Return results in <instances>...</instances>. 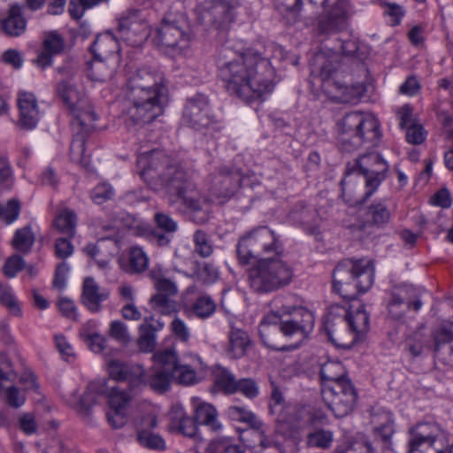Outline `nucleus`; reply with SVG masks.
Wrapping results in <instances>:
<instances>
[{
  "label": "nucleus",
  "mask_w": 453,
  "mask_h": 453,
  "mask_svg": "<svg viewBox=\"0 0 453 453\" xmlns=\"http://www.w3.org/2000/svg\"><path fill=\"white\" fill-rule=\"evenodd\" d=\"M241 264L248 265L257 258L249 269V284L258 294L282 289L291 284L294 269L283 260L284 247L279 236L267 226L255 227L239 238L236 246Z\"/></svg>",
  "instance_id": "nucleus-1"
},
{
  "label": "nucleus",
  "mask_w": 453,
  "mask_h": 453,
  "mask_svg": "<svg viewBox=\"0 0 453 453\" xmlns=\"http://www.w3.org/2000/svg\"><path fill=\"white\" fill-rule=\"evenodd\" d=\"M216 61L226 90L243 101L262 99L273 89L272 81L259 73V70L271 72L268 61L251 50L238 52L223 45Z\"/></svg>",
  "instance_id": "nucleus-2"
},
{
  "label": "nucleus",
  "mask_w": 453,
  "mask_h": 453,
  "mask_svg": "<svg viewBox=\"0 0 453 453\" xmlns=\"http://www.w3.org/2000/svg\"><path fill=\"white\" fill-rule=\"evenodd\" d=\"M143 155L148 152H143ZM149 165L142 172L154 189L163 188L171 206L180 204L192 213L203 211L205 199L194 181L192 173L180 162L157 150L149 152Z\"/></svg>",
  "instance_id": "nucleus-3"
},
{
  "label": "nucleus",
  "mask_w": 453,
  "mask_h": 453,
  "mask_svg": "<svg viewBox=\"0 0 453 453\" xmlns=\"http://www.w3.org/2000/svg\"><path fill=\"white\" fill-rule=\"evenodd\" d=\"M388 164L378 153H368L346 166L341 181L342 195L347 203L361 204L379 188L386 177Z\"/></svg>",
  "instance_id": "nucleus-4"
},
{
  "label": "nucleus",
  "mask_w": 453,
  "mask_h": 453,
  "mask_svg": "<svg viewBox=\"0 0 453 453\" xmlns=\"http://www.w3.org/2000/svg\"><path fill=\"white\" fill-rule=\"evenodd\" d=\"M167 87H127L126 98L129 104L125 123L128 128L142 129L164 113L167 104Z\"/></svg>",
  "instance_id": "nucleus-5"
},
{
  "label": "nucleus",
  "mask_w": 453,
  "mask_h": 453,
  "mask_svg": "<svg viewBox=\"0 0 453 453\" xmlns=\"http://www.w3.org/2000/svg\"><path fill=\"white\" fill-rule=\"evenodd\" d=\"M369 328V316L363 305L356 311L345 308L331 307L325 320V330L331 342L336 346L349 348Z\"/></svg>",
  "instance_id": "nucleus-6"
},
{
  "label": "nucleus",
  "mask_w": 453,
  "mask_h": 453,
  "mask_svg": "<svg viewBox=\"0 0 453 453\" xmlns=\"http://www.w3.org/2000/svg\"><path fill=\"white\" fill-rule=\"evenodd\" d=\"M374 267L372 260L346 259L337 265L333 273V288L342 297L355 299L372 286Z\"/></svg>",
  "instance_id": "nucleus-7"
},
{
  "label": "nucleus",
  "mask_w": 453,
  "mask_h": 453,
  "mask_svg": "<svg viewBox=\"0 0 453 453\" xmlns=\"http://www.w3.org/2000/svg\"><path fill=\"white\" fill-rule=\"evenodd\" d=\"M340 142L344 151L350 152L365 143L375 146L380 139V125L372 115L349 112L339 122Z\"/></svg>",
  "instance_id": "nucleus-8"
},
{
  "label": "nucleus",
  "mask_w": 453,
  "mask_h": 453,
  "mask_svg": "<svg viewBox=\"0 0 453 453\" xmlns=\"http://www.w3.org/2000/svg\"><path fill=\"white\" fill-rule=\"evenodd\" d=\"M270 412L275 416L277 428L289 435L308 426V409L303 406L287 405L277 385L271 381Z\"/></svg>",
  "instance_id": "nucleus-9"
},
{
  "label": "nucleus",
  "mask_w": 453,
  "mask_h": 453,
  "mask_svg": "<svg viewBox=\"0 0 453 453\" xmlns=\"http://www.w3.org/2000/svg\"><path fill=\"white\" fill-rule=\"evenodd\" d=\"M155 42L158 46L185 49L190 41L189 28L183 14L168 13L157 29Z\"/></svg>",
  "instance_id": "nucleus-10"
},
{
  "label": "nucleus",
  "mask_w": 453,
  "mask_h": 453,
  "mask_svg": "<svg viewBox=\"0 0 453 453\" xmlns=\"http://www.w3.org/2000/svg\"><path fill=\"white\" fill-rule=\"evenodd\" d=\"M322 399L336 418L348 416L354 410L357 393L351 380H343L342 384L333 383L331 387L321 389Z\"/></svg>",
  "instance_id": "nucleus-11"
},
{
  "label": "nucleus",
  "mask_w": 453,
  "mask_h": 453,
  "mask_svg": "<svg viewBox=\"0 0 453 453\" xmlns=\"http://www.w3.org/2000/svg\"><path fill=\"white\" fill-rule=\"evenodd\" d=\"M443 433L434 423L418 424L411 430L408 453H444Z\"/></svg>",
  "instance_id": "nucleus-12"
},
{
  "label": "nucleus",
  "mask_w": 453,
  "mask_h": 453,
  "mask_svg": "<svg viewBox=\"0 0 453 453\" xmlns=\"http://www.w3.org/2000/svg\"><path fill=\"white\" fill-rule=\"evenodd\" d=\"M278 311H280V331L283 335H296L304 339L312 331L314 316L304 307L282 306Z\"/></svg>",
  "instance_id": "nucleus-13"
},
{
  "label": "nucleus",
  "mask_w": 453,
  "mask_h": 453,
  "mask_svg": "<svg viewBox=\"0 0 453 453\" xmlns=\"http://www.w3.org/2000/svg\"><path fill=\"white\" fill-rule=\"evenodd\" d=\"M119 32L128 44L138 47L148 39L150 27L141 11L128 10L119 19Z\"/></svg>",
  "instance_id": "nucleus-14"
},
{
  "label": "nucleus",
  "mask_w": 453,
  "mask_h": 453,
  "mask_svg": "<svg viewBox=\"0 0 453 453\" xmlns=\"http://www.w3.org/2000/svg\"><path fill=\"white\" fill-rule=\"evenodd\" d=\"M183 122L196 130H203L212 123L210 115L209 100L203 94L188 98L182 113Z\"/></svg>",
  "instance_id": "nucleus-15"
},
{
  "label": "nucleus",
  "mask_w": 453,
  "mask_h": 453,
  "mask_svg": "<svg viewBox=\"0 0 453 453\" xmlns=\"http://www.w3.org/2000/svg\"><path fill=\"white\" fill-rule=\"evenodd\" d=\"M200 21L219 31H226L233 20V7L222 0L205 3L199 16Z\"/></svg>",
  "instance_id": "nucleus-16"
},
{
  "label": "nucleus",
  "mask_w": 453,
  "mask_h": 453,
  "mask_svg": "<svg viewBox=\"0 0 453 453\" xmlns=\"http://www.w3.org/2000/svg\"><path fill=\"white\" fill-rule=\"evenodd\" d=\"M157 364L166 365L172 372L173 378L180 384L192 385L197 382L196 371L190 365H181L173 349L158 350L153 355Z\"/></svg>",
  "instance_id": "nucleus-17"
},
{
  "label": "nucleus",
  "mask_w": 453,
  "mask_h": 453,
  "mask_svg": "<svg viewBox=\"0 0 453 453\" xmlns=\"http://www.w3.org/2000/svg\"><path fill=\"white\" fill-rule=\"evenodd\" d=\"M110 376L117 381H127L130 390H134L143 382V367L140 365H131L111 360L108 365Z\"/></svg>",
  "instance_id": "nucleus-18"
},
{
  "label": "nucleus",
  "mask_w": 453,
  "mask_h": 453,
  "mask_svg": "<svg viewBox=\"0 0 453 453\" xmlns=\"http://www.w3.org/2000/svg\"><path fill=\"white\" fill-rule=\"evenodd\" d=\"M311 73L319 75L323 81L332 86L331 79L337 73L340 66V56L334 51L326 53L325 51L317 52L311 60Z\"/></svg>",
  "instance_id": "nucleus-19"
},
{
  "label": "nucleus",
  "mask_w": 453,
  "mask_h": 453,
  "mask_svg": "<svg viewBox=\"0 0 453 453\" xmlns=\"http://www.w3.org/2000/svg\"><path fill=\"white\" fill-rule=\"evenodd\" d=\"M242 180L238 170L221 167L212 180L213 192L219 197H231L240 188Z\"/></svg>",
  "instance_id": "nucleus-20"
},
{
  "label": "nucleus",
  "mask_w": 453,
  "mask_h": 453,
  "mask_svg": "<svg viewBox=\"0 0 453 453\" xmlns=\"http://www.w3.org/2000/svg\"><path fill=\"white\" fill-rule=\"evenodd\" d=\"M243 440L255 453H286L283 441L275 435L267 434L265 426L254 430L252 434L244 437Z\"/></svg>",
  "instance_id": "nucleus-21"
},
{
  "label": "nucleus",
  "mask_w": 453,
  "mask_h": 453,
  "mask_svg": "<svg viewBox=\"0 0 453 453\" xmlns=\"http://www.w3.org/2000/svg\"><path fill=\"white\" fill-rule=\"evenodd\" d=\"M18 105L19 110V127L25 130L35 128L40 119V111L35 95L29 92H20Z\"/></svg>",
  "instance_id": "nucleus-22"
},
{
  "label": "nucleus",
  "mask_w": 453,
  "mask_h": 453,
  "mask_svg": "<svg viewBox=\"0 0 453 453\" xmlns=\"http://www.w3.org/2000/svg\"><path fill=\"white\" fill-rule=\"evenodd\" d=\"M65 41L57 31L45 32L42 40V50L39 53L34 63L44 69L52 65V58L63 51Z\"/></svg>",
  "instance_id": "nucleus-23"
},
{
  "label": "nucleus",
  "mask_w": 453,
  "mask_h": 453,
  "mask_svg": "<svg viewBox=\"0 0 453 453\" xmlns=\"http://www.w3.org/2000/svg\"><path fill=\"white\" fill-rule=\"evenodd\" d=\"M56 91L69 111L78 107L86 106V102L88 101L81 86H79L72 79L59 81L57 84Z\"/></svg>",
  "instance_id": "nucleus-24"
},
{
  "label": "nucleus",
  "mask_w": 453,
  "mask_h": 453,
  "mask_svg": "<svg viewBox=\"0 0 453 453\" xmlns=\"http://www.w3.org/2000/svg\"><path fill=\"white\" fill-rule=\"evenodd\" d=\"M110 296L106 288H101L92 277H87L83 280L81 302L92 312L101 310V303Z\"/></svg>",
  "instance_id": "nucleus-25"
},
{
  "label": "nucleus",
  "mask_w": 453,
  "mask_h": 453,
  "mask_svg": "<svg viewBox=\"0 0 453 453\" xmlns=\"http://www.w3.org/2000/svg\"><path fill=\"white\" fill-rule=\"evenodd\" d=\"M280 311H273L266 315L259 325V335L263 343L273 349H283L278 345L280 331Z\"/></svg>",
  "instance_id": "nucleus-26"
},
{
  "label": "nucleus",
  "mask_w": 453,
  "mask_h": 453,
  "mask_svg": "<svg viewBox=\"0 0 453 453\" xmlns=\"http://www.w3.org/2000/svg\"><path fill=\"white\" fill-rule=\"evenodd\" d=\"M347 1L338 0L330 13L319 23L320 34H335L346 26Z\"/></svg>",
  "instance_id": "nucleus-27"
},
{
  "label": "nucleus",
  "mask_w": 453,
  "mask_h": 453,
  "mask_svg": "<svg viewBox=\"0 0 453 453\" xmlns=\"http://www.w3.org/2000/svg\"><path fill=\"white\" fill-rule=\"evenodd\" d=\"M164 323L154 319L146 317L139 326L138 346L142 352H152L157 345V332L160 331Z\"/></svg>",
  "instance_id": "nucleus-28"
},
{
  "label": "nucleus",
  "mask_w": 453,
  "mask_h": 453,
  "mask_svg": "<svg viewBox=\"0 0 453 453\" xmlns=\"http://www.w3.org/2000/svg\"><path fill=\"white\" fill-rule=\"evenodd\" d=\"M171 423L169 429L177 431L187 437H194L197 433V423L188 416L180 405H173L169 412Z\"/></svg>",
  "instance_id": "nucleus-29"
},
{
  "label": "nucleus",
  "mask_w": 453,
  "mask_h": 453,
  "mask_svg": "<svg viewBox=\"0 0 453 453\" xmlns=\"http://www.w3.org/2000/svg\"><path fill=\"white\" fill-rule=\"evenodd\" d=\"M191 401L195 411V419L197 424L206 426L214 432H218L222 428L219 420L218 411L212 404L203 402L196 397H193Z\"/></svg>",
  "instance_id": "nucleus-30"
},
{
  "label": "nucleus",
  "mask_w": 453,
  "mask_h": 453,
  "mask_svg": "<svg viewBox=\"0 0 453 453\" xmlns=\"http://www.w3.org/2000/svg\"><path fill=\"white\" fill-rule=\"evenodd\" d=\"M106 391L107 388L104 380L92 381L88 385L87 390L77 405L78 411L83 418L88 421L91 419L90 409L96 404L97 399L104 395Z\"/></svg>",
  "instance_id": "nucleus-31"
},
{
  "label": "nucleus",
  "mask_w": 453,
  "mask_h": 453,
  "mask_svg": "<svg viewBox=\"0 0 453 453\" xmlns=\"http://www.w3.org/2000/svg\"><path fill=\"white\" fill-rule=\"evenodd\" d=\"M154 365L145 377L143 373V382L142 385H148L152 390L157 393H164L170 388L172 372L167 369L166 365L157 364L154 359Z\"/></svg>",
  "instance_id": "nucleus-32"
},
{
  "label": "nucleus",
  "mask_w": 453,
  "mask_h": 453,
  "mask_svg": "<svg viewBox=\"0 0 453 453\" xmlns=\"http://www.w3.org/2000/svg\"><path fill=\"white\" fill-rule=\"evenodd\" d=\"M27 21L23 16L21 6L12 4L8 10L7 17L1 22L2 30L10 37H18L27 29Z\"/></svg>",
  "instance_id": "nucleus-33"
},
{
  "label": "nucleus",
  "mask_w": 453,
  "mask_h": 453,
  "mask_svg": "<svg viewBox=\"0 0 453 453\" xmlns=\"http://www.w3.org/2000/svg\"><path fill=\"white\" fill-rule=\"evenodd\" d=\"M139 86L167 87L164 74L150 67L139 68L128 78L127 87Z\"/></svg>",
  "instance_id": "nucleus-34"
},
{
  "label": "nucleus",
  "mask_w": 453,
  "mask_h": 453,
  "mask_svg": "<svg viewBox=\"0 0 453 453\" xmlns=\"http://www.w3.org/2000/svg\"><path fill=\"white\" fill-rule=\"evenodd\" d=\"M73 119L72 125L77 130V134H88L96 129V120L97 116L90 103L86 102V106L78 107L77 109L70 111Z\"/></svg>",
  "instance_id": "nucleus-35"
},
{
  "label": "nucleus",
  "mask_w": 453,
  "mask_h": 453,
  "mask_svg": "<svg viewBox=\"0 0 453 453\" xmlns=\"http://www.w3.org/2000/svg\"><path fill=\"white\" fill-rule=\"evenodd\" d=\"M90 50L96 58L119 60V43L110 34L98 36L91 45Z\"/></svg>",
  "instance_id": "nucleus-36"
},
{
  "label": "nucleus",
  "mask_w": 453,
  "mask_h": 453,
  "mask_svg": "<svg viewBox=\"0 0 453 453\" xmlns=\"http://www.w3.org/2000/svg\"><path fill=\"white\" fill-rule=\"evenodd\" d=\"M229 346L227 354L232 358H240L246 355L247 349L251 344L250 335L242 328L231 326L228 333Z\"/></svg>",
  "instance_id": "nucleus-37"
},
{
  "label": "nucleus",
  "mask_w": 453,
  "mask_h": 453,
  "mask_svg": "<svg viewBox=\"0 0 453 453\" xmlns=\"http://www.w3.org/2000/svg\"><path fill=\"white\" fill-rule=\"evenodd\" d=\"M321 389L331 387L333 383H341L343 380H349L345 376V368L339 361H328L320 367Z\"/></svg>",
  "instance_id": "nucleus-38"
},
{
  "label": "nucleus",
  "mask_w": 453,
  "mask_h": 453,
  "mask_svg": "<svg viewBox=\"0 0 453 453\" xmlns=\"http://www.w3.org/2000/svg\"><path fill=\"white\" fill-rule=\"evenodd\" d=\"M428 343V337L418 329L407 334L401 346L408 356L416 358L422 355Z\"/></svg>",
  "instance_id": "nucleus-39"
},
{
  "label": "nucleus",
  "mask_w": 453,
  "mask_h": 453,
  "mask_svg": "<svg viewBox=\"0 0 453 453\" xmlns=\"http://www.w3.org/2000/svg\"><path fill=\"white\" fill-rule=\"evenodd\" d=\"M150 277L157 289V294L177 295L178 288L175 281L168 276V273L161 266H154L150 272Z\"/></svg>",
  "instance_id": "nucleus-40"
},
{
  "label": "nucleus",
  "mask_w": 453,
  "mask_h": 453,
  "mask_svg": "<svg viewBox=\"0 0 453 453\" xmlns=\"http://www.w3.org/2000/svg\"><path fill=\"white\" fill-rule=\"evenodd\" d=\"M227 412L231 418L246 423L250 426L246 431L245 437H249L252 434L254 430H257L265 426V424L259 419V418L245 407L230 406Z\"/></svg>",
  "instance_id": "nucleus-41"
},
{
  "label": "nucleus",
  "mask_w": 453,
  "mask_h": 453,
  "mask_svg": "<svg viewBox=\"0 0 453 453\" xmlns=\"http://www.w3.org/2000/svg\"><path fill=\"white\" fill-rule=\"evenodd\" d=\"M56 228L68 238H73L76 234L77 217L73 211L68 208L58 210L54 219Z\"/></svg>",
  "instance_id": "nucleus-42"
},
{
  "label": "nucleus",
  "mask_w": 453,
  "mask_h": 453,
  "mask_svg": "<svg viewBox=\"0 0 453 453\" xmlns=\"http://www.w3.org/2000/svg\"><path fill=\"white\" fill-rule=\"evenodd\" d=\"M148 265L149 257L144 250L138 246L130 248L127 263L121 265L128 273H141L148 268Z\"/></svg>",
  "instance_id": "nucleus-43"
},
{
  "label": "nucleus",
  "mask_w": 453,
  "mask_h": 453,
  "mask_svg": "<svg viewBox=\"0 0 453 453\" xmlns=\"http://www.w3.org/2000/svg\"><path fill=\"white\" fill-rule=\"evenodd\" d=\"M332 87L338 92L335 96L342 103L355 104L364 95L365 88L361 83L347 86L338 81L332 82Z\"/></svg>",
  "instance_id": "nucleus-44"
},
{
  "label": "nucleus",
  "mask_w": 453,
  "mask_h": 453,
  "mask_svg": "<svg viewBox=\"0 0 453 453\" xmlns=\"http://www.w3.org/2000/svg\"><path fill=\"white\" fill-rule=\"evenodd\" d=\"M391 212L383 202L372 203L367 211V220L377 227H382L390 221Z\"/></svg>",
  "instance_id": "nucleus-45"
},
{
  "label": "nucleus",
  "mask_w": 453,
  "mask_h": 453,
  "mask_svg": "<svg viewBox=\"0 0 453 453\" xmlns=\"http://www.w3.org/2000/svg\"><path fill=\"white\" fill-rule=\"evenodd\" d=\"M325 47L328 50V51L336 52L340 57L341 55H343L346 57L362 59L365 56V53L363 52L357 42L350 39H337V45L334 47H328V45L326 44Z\"/></svg>",
  "instance_id": "nucleus-46"
},
{
  "label": "nucleus",
  "mask_w": 453,
  "mask_h": 453,
  "mask_svg": "<svg viewBox=\"0 0 453 453\" xmlns=\"http://www.w3.org/2000/svg\"><path fill=\"white\" fill-rule=\"evenodd\" d=\"M94 326H96V322H88L81 328L80 336L83 341L87 342L92 351L95 353H100L103 352L105 349L106 340L100 334L88 331V329Z\"/></svg>",
  "instance_id": "nucleus-47"
},
{
  "label": "nucleus",
  "mask_w": 453,
  "mask_h": 453,
  "mask_svg": "<svg viewBox=\"0 0 453 453\" xmlns=\"http://www.w3.org/2000/svg\"><path fill=\"white\" fill-rule=\"evenodd\" d=\"M12 243L16 250L24 254L28 253L35 243V235L32 233L31 227L27 226L18 229L15 232Z\"/></svg>",
  "instance_id": "nucleus-48"
},
{
  "label": "nucleus",
  "mask_w": 453,
  "mask_h": 453,
  "mask_svg": "<svg viewBox=\"0 0 453 453\" xmlns=\"http://www.w3.org/2000/svg\"><path fill=\"white\" fill-rule=\"evenodd\" d=\"M208 453H245L244 449L228 437L211 441L207 446Z\"/></svg>",
  "instance_id": "nucleus-49"
},
{
  "label": "nucleus",
  "mask_w": 453,
  "mask_h": 453,
  "mask_svg": "<svg viewBox=\"0 0 453 453\" xmlns=\"http://www.w3.org/2000/svg\"><path fill=\"white\" fill-rule=\"evenodd\" d=\"M137 441L142 447L150 450L162 451L166 448L163 437L152 431L138 430Z\"/></svg>",
  "instance_id": "nucleus-50"
},
{
  "label": "nucleus",
  "mask_w": 453,
  "mask_h": 453,
  "mask_svg": "<svg viewBox=\"0 0 453 453\" xmlns=\"http://www.w3.org/2000/svg\"><path fill=\"white\" fill-rule=\"evenodd\" d=\"M238 380L234 374L226 368H219L215 374V385L217 388L227 395L236 392Z\"/></svg>",
  "instance_id": "nucleus-51"
},
{
  "label": "nucleus",
  "mask_w": 453,
  "mask_h": 453,
  "mask_svg": "<svg viewBox=\"0 0 453 453\" xmlns=\"http://www.w3.org/2000/svg\"><path fill=\"white\" fill-rule=\"evenodd\" d=\"M106 60L94 58L88 70V77L95 81L104 82L111 77L113 67L105 63Z\"/></svg>",
  "instance_id": "nucleus-52"
},
{
  "label": "nucleus",
  "mask_w": 453,
  "mask_h": 453,
  "mask_svg": "<svg viewBox=\"0 0 453 453\" xmlns=\"http://www.w3.org/2000/svg\"><path fill=\"white\" fill-rule=\"evenodd\" d=\"M302 0H276L275 6L279 12L288 20V23L296 21Z\"/></svg>",
  "instance_id": "nucleus-53"
},
{
  "label": "nucleus",
  "mask_w": 453,
  "mask_h": 453,
  "mask_svg": "<svg viewBox=\"0 0 453 453\" xmlns=\"http://www.w3.org/2000/svg\"><path fill=\"white\" fill-rule=\"evenodd\" d=\"M173 296L165 294H155L150 298L151 307L161 314H172L176 310V302L173 299Z\"/></svg>",
  "instance_id": "nucleus-54"
},
{
  "label": "nucleus",
  "mask_w": 453,
  "mask_h": 453,
  "mask_svg": "<svg viewBox=\"0 0 453 453\" xmlns=\"http://www.w3.org/2000/svg\"><path fill=\"white\" fill-rule=\"evenodd\" d=\"M216 310V303L210 296H199L192 305V311L200 319L211 316Z\"/></svg>",
  "instance_id": "nucleus-55"
},
{
  "label": "nucleus",
  "mask_w": 453,
  "mask_h": 453,
  "mask_svg": "<svg viewBox=\"0 0 453 453\" xmlns=\"http://www.w3.org/2000/svg\"><path fill=\"white\" fill-rule=\"evenodd\" d=\"M193 242L195 244V251L202 257H208L213 253V246L208 234L197 230L194 233Z\"/></svg>",
  "instance_id": "nucleus-56"
},
{
  "label": "nucleus",
  "mask_w": 453,
  "mask_h": 453,
  "mask_svg": "<svg viewBox=\"0 0 453 453\" xmlns=\"http://www.w3.org/2000/svg\"><path fill=\"white\" fill-rule=\"evenodd\" d=\"M389 317L397 321L403 322L405 313L408 310V305L398 296L393 295L388 305Z\"/></svg>",
  "instance_id": "nucleus-57"
},
{
  "label": "nucleus",
  "mask_w": 453,
  "mask_h": 453,
  "mask_svg": "<svg viewBox=\"0 0 453 453\" xmlns=\"http://www.w3.org/2000/svg\"><path fill=\"white\" fill-rule=\"evenodd\" d=\"M0 303L9 310L11 314L21 316L22 311L15 296L9 288H4L3 285L0 288Z\"/></svg>",
  "instance_id": "nucleus-58"
},
{
  "label": "nucleus",
  "mask_w": 453,
  "mask_h": 453,
  "mask_svg": "<svg viewBox=\"0 0 453 453\" xmlns=\"http://www.w3.org/2000/svg\"><path fill=\"white\" fill-rule=\"evenodd\" d=\"M131 398L132 395L130 393L113 388L108 395L109 406L112 409L126 410V407Z\"/></svg>",
  "instance_id": "nucleus-59"
},
{
  "label": "nucleus",
  "mask_w": 453,
  "mask_h": 453,
  "mask_svg": "<svg viewBox=\"0 0 453 453\" xmlns=\"http://www.w3.org/2000/svg\"><path fill=\"white\" fill-rule=\"evenodd\" d=\"M333 441V434L330 431L319 430L309 434L307 444L311 447L326 449L328 448Z\"/></svg>",
  "instance_id": "nucleus-60"
},
{
  "label": "nucleus",
  "mask_w": 453,
  "mask_h": 453,
  "mask_svg": "<svg viewBox=\"0 0 453 453\" xmlns=\"http://www.w3.org/2000/svg\"><path fill=\"white\" fill-rule=\"evenodd\" d=\"M20 212V203L16 199L10 200L5 206L0 203V219L11 224L15 221Z\"/></svg>",
  "instance_id": "nucleus-61"
},
{
  "label": "nucleus",
  "mask_w": 453,
  "mask_h": 453,
  "mask_svg": "<svg viewBox=\"0 0 453 453\" xmlns=\"http://www.w3.org/2000/svg\"><path fill=\"white\" fill-rule=\"evenodd\" d=\"M108 334L111 338L120 343L127 344L130 342V335L127 327L122 321H111Z\"/></svg>",
  "instance_id": "nucleus-62"
},
{
  "label": "nucleus",
  "mask_w": 453,
  "mask_h": 453,
  "mask_svg": "<svg viewBox=\"0 0 453 453\" xmlns=\"http://www.w3.org/2000/svg\"><path fill=\"white\" fill-rule=\"evenodd\" d=\"M26 267V262L19 255H12L5 261L3 273L8 278H14Z\"/></svg>",
  "instance_id": "nucleus-63"
},
{
  "label": "nucleus",
  "mask_w": 453,
  "mask_h": 453,
  "mask_svg": "<svg viewBox=\"0 0 453 453\" xmlns=\"http://www.w3.org/2000/svg\"><path fill=\"white\" fill-rule=\"evenodd\" d=\"M85 156V138L81 134H75L70 147V157L73 162L83 163Z\"/></svg>",
  "instance_id": "nucleus-64"
}]
</instances>
